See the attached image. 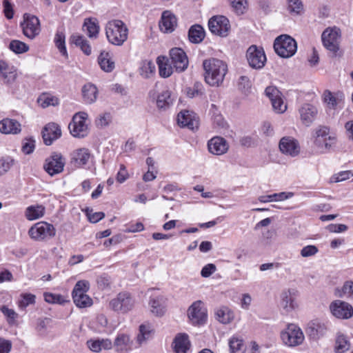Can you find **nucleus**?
I'll list each match as a JSON object with an SVG mask.
<instances>
[{
  "label": "nucleus",
  "mask_w": 353,
  "mask_h": 353,
  "mask_svg": "<svg viewBox=\"0 0 353 353\" xmlns=\"http://www.w3.org/2000/svg\"><path fill=\"white\" fill-rule=\"evenodd\" d=\"M176 25V18L170 11L166 10L162 13L159 21V28L162 32L165 33L172 32L174 30Z\"/></svg>",
  "instance_id": "26"
},
{
  "label": "nucleus",
  "mask_w": 353,
  "mask_h": 353,
  "mask_svg": "<svg viewBox=\"0 0 353 353\" xmlns=\"http://www.w3.org/2000/svg\"><path fill=\"white\" fill-rule=\"evenodd\" d=\"M0 310L7 318V321L10 324H13L15 322L16 319L18 317V314L14 310L10 309L6 305L1 307Z\"/></svg>",
  "instance_id": "58"
},
{
  "label": "nucleus",
  "mask_w": 353,
  "mask_h": 353,
  "mask_svg": "<svg viewBox=\"0 0 353 353\" xmlns=\"http://www.w3.org/2000/svg\"><path fill=\"white\" fill-rule=\"evenodd\" d=\"M177 123L181 127L194 130L198 127V121L193 112L188 110L181 111L177 115Z\"/></svg>",
  "instance_id": "27"
},
{
  "label": "nucleus",
  "mask_w": 353,
  "mask_h": 353,
  "mask_svg": "<svg viewBox=\"0 0 353 353\" xmlns=\"http://www.w3.org/2000/svg\"><path fill=\"white\" fill-rule=\"evenodd\" d=\"M350 342L347 337L341 333H338L335 340L334 350L336 353H344L350 350Z\"/></svg>",
  "instance_id": "38"
},
{
  "label": "nucleus",
  "mask_w": 353,
  "mask_h": 353,
  "mask_svg": "<svg viewBox=\"0 0 353 353\" xmlns=\"http://www.w3.org/2000/svg\"><path fill=\"white\" fill-rule=\"evenodd\" d=\"M105 30L108 41L113 45L120 46L128 39V28L121 20L112 19L108 21Z\"/></svg>",
  "instance_id": "2"
},
{
  "label": "nucleus",
  "mask_w": 353,
  "mask_h": 353,
  "mask_svg": "<svg viewBox=\"0 0 353 353\" xmlns=\"http://www.w3.org/2000/svg\"><path fill=\"white\" fill-rule=\"evenodd\" d=\"M21 131V125L14 119L6 118L0 121V132L5 134H17Z\"/></svg>",
  "instance_id": "28"
},
{
  "label": "nucleus",
  "mask_w": 353,
  "mask_h": 353,
  "mask_svg": "<svg viewBox=\"0 0 353 353\" xmlns=\"http://www.w3.org/2000/svg\"><path fill=\"white\" fill-rule=\"evenodd\" d=\"M292 192H280V193H274L270 195H262L258 197V200L261 203H268L273 201H281L286 199H288L292 197Z\"/></svg>",
  "instance_id": "37"
},
{
  "label": "nucleus",
  "mask_w": 353,
  "mask_h": 353,
  "mask_svg": "<svg viewBox=\"0 0 353 353\" xmlns=\"http://www.w3.org/2000/svg\"><path fill=\"white\" fill-rule=\"evenodd\" d=\"M87 345L94 352H99L103 350H111L113 346L112 342L109 339H90L87 341Z\"/></svg>",
  "instance_id": "30"
},
{
  "label": "nucleus",
  "mask_w": 353,
  "mask_h": 353,
  "mask_svg": "<svg viewBox=\"0 0 353 353\" xmlns=\"http://www.w3.org/2000/svg\"><path fill=\"white\" fill-rule=\"evenodd\" d=\"M352 176H353V173H352L351 171H349V170L343 171V172H341L334 175L332 177L331 180H332V182L337 183V182L345 181V180L350 179Z\"/></svg>",
  "instance_id": "64"
},
{
  "label": "nucleus",
  "mask_w": 353,
  "mask_h": 353,
  "mask_svg": "<svg viewBox=\"0 0 353 353\" xmlns=\"http://www.w3.org/2000/svg\"><path fill=\"white\" fill-rule=\"evenodd\" d=\"M112 115L110 112H104L99 115L95 121L98 127L104 128L108 126L112 121Z\"/></svg>",
  "instance_id": "57"
},
{
  "label": "nucleus",
  "mask_w": 353,
  "mask_h": 353,
  "mask_svg": "<svg viewBox=\"0 0 353 353\" xmlns=\"http://www.w3.org/2000/svg\"><path fill=\"white\" fill-rule=\"evenodd\" d=\"M98 63L102 70L105 72H111L115 68V63L111 53L103 51L98 57Z\"/></svg>",
  "instance_id": "31"
},
{
  "label": "nucleus",
  "mask_w": 353,
  "mask_h": 353,
  "mask_svg": "<svg viewBox=\"0 0 353 353\" xmlns=\"http://www.w3.org/2000/svg\"><path fill=\"white\" fill-rule=\"evenodd\" d=\"M336 296L342 297L345 295L353 296V282L347 281L344 283L341 290H336Z\"/></svg>",
  "instance_id": "56"
},
{
  "label": "nucleus",
  "mask_w": 353,
  "mask_h": 353,
  "mask_svg": "<svg viewBox=\"0 0 353 353\" xmlns=\"http://www.w3.org/2000/svg\"><path fill=\"white\" fill-rule=\"evenodd\" d=\"M266 96L270 99L274 110L278 113H283L287 109L279 90L273 86L266 88L265 90Z\"/></svg>",
  "instance_id": "18"
},
{
  "label": "nucleus",
  "mask_w": 353,
  "mask_h": 353,
  "mask_svg": "<svg viewBox=\"0 0 353 353\" xmlns=\"http://www.w3.org/2000/svg\"><path fill=\"white\" fill-rule=\"evenodd\" d=\"M299 296V291L296 288H288L281 294V303L283 309L290 312L298 307L296 298Z\"/></svg>",
  "instance_id": "16"
},
{
  "label": "nucleus",
  "mask_w": 353,
  "mask_h": 353,
  "mask_svg": "<svg viewBox=\"0 0 353 353\" xmlns=\"http://www.w3.org/2000/svg\"><path fill=\"white\" fill-rule=\"evenodd\" d=\"M43 296L45 301L49 303L63 304L66 301L64 297L61 294L46 292Z\"/></svg>",
  "instance_id": "55"
},
{
  "label": "nucleus",
  "mask_w": 353,
  "mask_h": 353,
  "mask_svg": "<svg viewBox=\"0 0 353 353\" xmlns=\"http://www.w3.org/2000/svg\"><path fill=\"white\" fill-rule=\"evenodd\" d=\"M188 316L193 325H202L207 320V310L201 301H196L189 307Z\"/></svg>",
  "instance_id": "12"
},
{
  "label": "nucleus",
  "mask_w": 353,
  "mask_h": 353,
  "mask_svg": "<svg viewBox=\"0 0 353 353\" xmlns=\"http://www.w3.org/2000/svg\"><path fill=\"white\" fill-rule=\"evenodd\" d=\"M15 164V159L10 156L0 158V176L7 173Z\"/></svg>",
  "instance_id": "46"
},
{
  "label": "nucleus",
  "mask_w": 353,
  "mask_h": 353,
  "mask_svg": "<svg viewBox=\"0 0 353 353\" xmlns=\"http://www.w3.org/2000/svg\"><path fill=\"white\" fill-rule=\"evenodd\" d=\"M17 77V68L14 65L0 60V80L4 84L11 85L15 81Z\"/></svg>",
  "instance_id": "21"
},
{
  "label": "nucleus",
  "mask_w": 353,
  "mask_h": 353,
  "mask_svg": "<svg viewBox=\"0 0 353 353\" xmlns=\"http://www.w3.org/2000/svg\"><path fill=\"white\" fill-rule=\"evenodd\" d=\"M54 43L59 52L65 57L68 56L65 47V35L63 31L58 30L54 36Z\"/></svg>",
  "instance_id": "44"
},
{
  "label": "nucleus",
  "mask_w": 353,
  "mask_h": 353,
  "mask_svg": "<svg viewBox=\"0 0 353 353\" xmlns=\"http://www.w3.org/2000/svg\"><path fill=\"white\" fill-rule=\"evenodd\" d=\"M71 41L77 46H79L86 55L91 54V47L88 41L83 36L74 34L71 37Z\"/></svg>",
  "instance_id": "41"
},
{
  "label": "nucleus",
  "mask_w": 353,
  "mask_h": 353,
  "mask_svg": "<svg viewBox=\"0 0 353 353\" xmlns=\"http://www.w3.org/2000/svg\"><path fill=\"white\" fill-rule=\"evenodd\" d=\"M208 28L213 34L223 37L228 36L230 30V24L225 17L218 15L210 19Z\"/></svg>",
  "instance_id": "11"
},
{
  "label": "nucleus",
  "mask_w": 353,
  "mask_h": 353,
  "mask_svg": "<svg viewBox=\"0 0 353 353\" xmlns=\"http://www.w3.org/2000/svg\"><path fill=\"white\" fill-rule=\"evenodd\" d=\"M246 59L249 65L254 69H261L266 62V56L261 47L250 46L246 52Z\"/></svg>",
  "instance_id": "9"
},
{
  "label": "nucleus",
  "mask_w": 353,
  "mask_h": 353,
  "mask_svg": "<svg viewBox=\"0 0 353 353\" xmlns=\"http://www.w3.org/2000/svg\"><path fill=\"white\" fill-rule=\"evenodd\" d=\"M35 148V141L32 138L26 139L23 143L21 150L26 154H30Z\"/></svg>",
  "instance_id": "62"
},
{
  "label": "nucleus",
  "mask_w": 353,
  "mask_h": 353,
  "mask_svg": "<svg viewBox=\"0 0 353 353\" xmlns=\"http://www.w3.org/2000/svg\"><path fill=\"white\" fill-rule=\"evenodd\" d=\"M323 101L330 108H335L337 105L336 99L332 93L326 90L323 93Z\"/></svg>",
  "instance_id": "63"
},
{
  "label": "nucleus",
  "mask_w": 353,
  "mask_h": 353,
  "mask_svg": "<svg viewBox=\"0 0 353 353\" xmlns=\"http://www.w3.org/2000/svg\"><path fill=\"white\" fill-rule=\"evenodd\" d=\"M174 349L176 353H186L190 346L188 336L185 334L177 335L174 341Z\"/></svg>",
  "instance_id": "35"
},
{
  "label": "nucleus",
  "mask_w": 353,
  "mask_h": 353,
  "mask_svg": "<svg viewBox=\"0 0 353 353\" xmlns=\"http://www.w3.org/2000/svg\"><path fill=\"white\" fill-rule=\"evenodd\" d=\"M274 48L276 54L283 58L293 56L297 50L296 41L289 35L282 34L276 38Z\"/></svg>",
  "instance_id": "5"
},
{
  "label": "nucleus",
  "mask_w": 353,
  "mask_h": 353,
  "mask_svg": "<svg viewBox=\"0 0 353 353\" xmlns=\"http://www.w3.org/2000/svg\"><path fill=\"white\" fill-rule=\"evenodd\" d=\"M90 289V283L86 280L77 282L72 290V299L77 307L79 308L89 307L92 305V299L86 294Z\"/></svg>",
  "instance_id": "4"
},
{
  "label": "nucleus",
  "mask_w": 353,
  "mask_h": 353,
  "mask_svg": "<svg viewBox=\"0 0 353 353\" xmlns=\"http://www.w3.org/2000/svg\"><path fill=\"white\" fill-rule=\"evenodd\" d=\"M319 252V249L316 245H310L303 247L300 252L301 256L310 257L314 256Z\"/></svg>",
  "instance_id": "61"
},
{
  "label": "nucleus",
  "mask_w": 353,
  "mask_h": 353,
  "mask_svg": "<svg viewBox=\"0 0 353 353\" xmlns=\"http://www.w3.org/2000/svg\"><path fill=\"white\" fill-rule=\"evenodd\" d=\"M251 81L248 77L241 76L238 81V88L243 93L248 94L251 89Z\"/></svg>",
  "instance_id": "59"
},
{
  "label": "nucleus",
  "mask_w": 353,
  "mask_h": 353,
  "mask_svg": "<svg viewBox=\"0 0 353 353\" xmlns=\"http://www.w3.org/2000/svg\"><path fill=\"white\" fill-rule=\"evenodd\" d=\"M91 157V154L88 149L82 148L73 151L72 153V163L75 166L81 168L88 163Z\"/></svg>",
  "instance_id": "29"
},
{
  "label": "nucleus",
  "mask_w": 353,
  "mask_h": 353,
  "mask_svg": "<svg viewBox=\"0 0 353 353\" xmlns=\"http://www.w3.org/2000/svg\"><path fill=\"white\" fill-rule=\"evenodd\" d=\"M205 82L212 86H219L224 79L228 66L223 61L217 59H209L203 61Z\"/></svg>",
  "instance_id": "1"
},
{
  "label": "nucleus",
  "mask_w": 353,
  "mask_h": 353,
  "mask_svg": "<svg viewBox=\"0 0 353 353\" xmlns=\"http://www.w3.org/2000/svg\"><path fill=\"white\" fill-rule=\"evenodd\" d=\"M21 26L23 34L30 39H34L41 32L39 19L34 15L24 14Z\"/></svg>",
  "instance_id": "13"
},
{
  "label": "nucleus",
  "mask_w": 353,
  "mask_h": 353,
  "mask_svg": "<svg viewBox=\"0 0 353 353\" xmlns=\"http://www.w3.org/2000/svg\"><path fill=\"white\" fill-rule=\"evenodd\" d=\"M83 26L86 28L88 35L90 38H96L99 34V26L98 23L92 19H85Z\"/></svg>",
  "instance_id": "48"
},
{
  "label": "nucleus",
  "mask_w": 353,
  "mask_h": 353,
  "mask_svg": "<svg viewBox=\"0 0 353 353\" xmlns=\"http://www.w3.org/2000/svg\"><path fill=\"white\" fill-rule=\"evenodd\" d=\"M56 234V229L52 224L39 221L34 224L28 230L30 237L37 241H46Z\"/></svg>",
  "instance_id": "6"
},
{
  "label": "nucleus",
  "mask_w": 353,
  "mask_h": 353,
  "mask_svg": "<svg viewBox=\"0 0 353 353\" xmlns=\"http://www.w3.org/2000/svg\"><path fill=\"white\" fill-rule=\"evenodd\" d=\"M332 314L337 319H348L353 316V307L347 302L335 300L330 305Z\"/></svg>",
  "instance_id": "15"
},
{
  "label": "nucleus",
  "mask_w": 353,
  "mask_h": 353,
  "mask_svg": "<svg viewBox=\"0 0 353 353\" xmlns=\"http://www.w3.org/2000/svg\"><path fill=\"white\" fill-rule=\"evenodd\" d=\"M229 345L232 353H243L244 343L241 338L232 336L229 341Z\"/></svg>",
  "instance_id": "47"
},
{
  "label": "nucleus",
  "mask_w": 353,
  "mask_h": 353,
  "mask_svg": "<svg viewBox=\"0 0 353 353\" xmlns=\"http://www.w3.org/2000/svg\"><path fill=\"white\" fill-rule=\"evenodd\" d=\"M216 319L222 324L230 323L234 319V312L226 306H221L215 310Z\"/></svg>",
  "instance_id": "32"
},
{
  "label": "nucleus",
  "mask_w": 353,
  "mask_h": 353,
  "mask_svg": "<svg viewBox=\"0 0 353 353\" xmlns=\"http://www.w3.org/2000/svg\"><path fill=\"white\" fill-rule=\"evenodd\" d=\"M134 304V301L129 293L121 292L110 301L109 305L115 312L126 313L132 309Z\"/></svg>",
  "instance_id": "10"
},
{
  "label": "nucleus",
  "mask_w": 353,
  "mask_h": 353,
  "mask_svg": "<svg viewBox=\"0 0 353 353\" xmlns=\"http://www.w3.org/2000/svg\"><path fill=\"white\" fill-rule=\"evenodd\" d=\"M61 136V128L54 123L47 124L42 131L43 142L47 145H51L54 141L59 139Z\"/></svg>",
  "instance_id": "24"
},
{
  "label": "nucleus",
  "mask_w": 353,
  "mask_h": 353,
  "mask_svg": "<svg viewBox=\"0 0 353 353\" xmlns=\"http://www.w3.org/2000/svg\"><path fill=\"white\" fill-rule=\"evenodd\" d=\"M39 105L43 108L49 106H56L59 104V99L57 97L49 94H43L39 96L37 99Z\"/></svg>",
  "instance_id": "42"
},
{
  "label": "nucleus",
  "mask_w": 353,
  "mask_h": 353,
  "mask_svg": "<svg viewBox=\"0 0 353 353\" xmlns=\"http://www.w3.org/2000/svg\"><path fill=\"white\" fill-rule=\"evenodd\" d=\"M152 336V330L148 325H141L139 327V334L137 336V341L139 345H142Z\"/></svg>",
  "instance_id": "51"
},
{
  "label": "nucleus",
  "mask_w": 353,
  "mask_h": 353,
  "mask_svg": "<svg viewBox=\"0 0 353 353\" xmlns=\"http://www.w3.org/2000/svg\"><path fill=\"white\" fill-rule=\"evenodd\" d=\"M205 37V31L200 25L192 26L188 32V38L190 42L194 43H201Z\"/></svg>",
  "instance_id": "36"
},
{
  "label": "nucleus",
  "mask_w": 353,
  "mask_h": 353,
  "mask_svg": "<svg viewBox=\"0 0 353 353\" xmlns=\"http://www.w3.org/2000/svg\"><path fill=\"white\" fill-rule=\"evenodd\" d=\"M327 330L328 326L327 323L319 320H314L307 324L306 332L311 338L317 339L324 336Z\"/></svg>",
  "instance_id": "25"
},
{
  "label": "nucleus",
  "mask_w": 353,
  "mask_h": 353,
  "mask_svg": "<svg viewBox=\"0 0 353 353\" xmlns=\"http://www.w3.org/2000/svg\"><path fill=\"white\" fill-rule=\"evenodd\" d=\"M231 5L238 14H241L246 9L247 0H231Z\"/></svg>",
  "instance_id": "60"
},
{
  "label": "nucleus",
  "mask_w": 353,
  "mask_h": 353,
  "mask_svg": "<svg viewBox=\"0 0 353 353\" xmlns=\"http://www.w3.org/2000/svg\"><path fill=\"white\" fill-rule=\"evenodd\" d=\"M209 152L214 155L225 154L229 149L228 141L221 137H214L208 142Z\"/></svg>",
  "instance_id": "23"
},
{
  "label": "nucleus",
  "mask_w": 353,
  "mask_h": 353,
  "mask_svg": "<svg viewBox=\"0 0 353 353\" xmlns=\"http://www.w3.org/2000/svg\"><path fill=\"white\" fill-rule=\"evenodd\" d=\"M321 38L324 47L336 55L339 49L340 29L336 27L328 28L323 32Z\"/></svg>",
  "instance_id": "8"
},
{
  "label": "nucleus",
  "mask_w": 353,
  "mask_h": 353,
  "mask_svg": "<svg viewBox=\"0 0 353 353\" xmlns=\"http://www.w3.org/2000/svg\"><path fill=\"white\" fill-rule=\"evenodd\" d=\"M186 94L189 98L200 97L204 93V88L201 83L195 82L192 87H188L185 90Z\"/></svg>",
  "instance_id": "49"
},
{
  "label": "nucleus",
  "mask_w": 353,
  "mask_h": 353,
  "mask_svg": "<svg viewBox=\"0 0 353 353\" xmlns=\"http://www.w3.org/2000/svg\"><path fill=\"white\" fill-rule=\"evenodd\" d=\"M330 133V129L326 126H320L316 130V139L315 143L318 146H320L322 143V140L327 139L328 136H331Z\"/></svg>",
  "instance_id": "52"
},
{
  "label": "nucleus",
  "mask_w": 353,
  "mask_h": 353,
  "mask_svg": "<svg viewBox=\"0 0 353 353\" xmlns=\"http://www.w3.org/2000/svg\"><path fill=\"white\" fill-rule=\"evenodd\" d=\"M65 164V159L60 153L54 152L48 157L43 165V168L50 176L61 173Z\"/></svg>",
  "instance_id": "14"
},
{
  "label": "nucleus",
  "mask_w": 353,
  "mask_h": 353,
  "mask_svg": "<svg viewBox=\"0 0 353 353\" xmlns=\"http://www.w3.org/2000/svg\"><path fill=\"white\" fill-rule=\"evenodd\" d=\"M279 149L285 154L294 157L300 153V145L297 140L291 137H284L279 141Z\"/></svg>",
  "instance_id": "19"
},
{
  "label": "nucleus",
  "mask_w": 353,
  "mask_h": 353,
  "mask_svg": "<svg viewBox=\"0 0 353 353\" xmlns=\"http://www.w3.org/2000/svg\"><path fill=\"white\" fill-rule=\"evenodd\" d=\"M170 56L172 64L177 72H183L188 66V59L185 52L179 48L170 50Z\"/></svg>",
  "instance_id": "17"
},
{
  "label": "nucleus",
  "mask_w": 353,
  "mask_h": 353,
  "mask_svg": "<svg viewBox=\"0 0 353 353\" xmlns=\"http://www.w3.org/2000/svg\"><path fill=\"white\" fill-rule=\"evenodd\" d=\"M9 48L15 54H21L29 50V46L19 40H12L9 44Z\"/></svg>",
  "instance_id": "50"
},
{
  "label": "nucleus",
  "mask_w": 353,
  "mask_h": 353,
  "mask_svg": "<svg viewBox=\"0 0 353 353\" xmlns=\"http://www.w3.org/2000/svg\"><path fill=\"white\" fill-rule=\"evenodd\" d=\"M98 94L97 88L92 83H87L82 88V95L85 103L91 104L96 101Z\"/></svg>",
  "instance_id": "33"
},
{
  "label": "nucleus",
  "mask_w": 353,
  "mask_h": 353,
  "mask_svg": "<svg viewBox=\"0 0 353 353\" xmlns=\"http://www.w3.org/2000/svg\"><path fill=\"white\" fill-rule=\"evenodd\" d=\"M157 63L159 65V74L163 78L170 77L172 73V67L167 63L165 57H158Z\"/></svg>",
  "instance_id": "43"
},
{
  "label": "nucleus",
  "mask_w": 353,
  "mask_h": 353,
  "mask_svg": "<svg viewBox=\"0 0 353 353\" xmlns=\"http://www.w3.org/2000/svg\"><path fill=\"white\" fill-rule=\"evenodd\" d=\"M155 69V65L152 61H143L140 68V74L143 78L148 79L154 73Z\"/></svg>",
  "instance_id": "45"
},
{
  "label": "nucleus",
  "mask_w": 353,
  "mask_h": 353,
  "mask_svg": "<svg viewBox=\"0 0 353 353\" xmlns=\"http://www.w3.org/2000/svg\"><path fill=\"white\" fill-rule=\"evenodd\" d=\"M303 9L301 0H288V10L292 14H299Z\"/></svg>",
  "instance_id": "54"
},
{
  "label": "nucleus",
  "mask_w": 353,
  "mask_h": 353,
  "mask_svg": "<svg viewBox=\"0 0 353 353\" xmlns=\"http://www.w3.org/2000/svg\"><path fill=\"white\" fill-rule=\"evenodd\" d=\"M112 348L117 353H129L132 350L133 341L130 335L124 333H119L117 335Z\"/></svg>",
  "instance_id": "20"
},
{
  "label": "nucleus",
  "mask_w": 353,
  "mask_h": 353,
  "mask_svg": "<svg viewBox=\"0 0 353 353\" xmlns=\"http://www.w3.org/2000/svg\"><path fill=\"white\" fill-rule=\"evenodd\" d=\"M280 337L283 343L289 347L301 345L305 340V335L302 330L294 323L288 324L281 332Z\"/></svg>",
  "instance_id": "3"
},
{
  "label": "nucleus",
  "mask_w": 353,
  "mask_h": 353,
  "mask_svg": "<svg viewBox=\"0 0 353 353\" xmlns=\"http://www.w3.org/2000/svg\"><path fill=\"white\" fill-rule=\"evenodd\" d=\"M173 101L171 96V92L168 90H163L157 96V106L159 109H165L168 108Z\"/></svg>",
  "instance_id": "39"
},
{
  "label": "nucleus",
  "mask_w": 353,
  "mask_h": 353,
  "mask_svg": "<svg viewBox=\"0 0 353 353\" xmlns=\"http://www.w3.org/2000/svg\"><path fill=\"white\" fill-rule=\"evenodd\" d=\"M299 112L302 123L305 126H310L315 120L318 110L312 104L304 103L299 108Z\"/></svg>",
  "instance_id": "22"
},
{
  "label": "nucleus",
  "mask_w": 353,
  "mask_h": 353,
  "mask_svg": "<svg viewBox=\"0 0 353 353\" xmlns=\"http://www.w3.org/2000/svg\"><path fill=\"white\" fill-rule=\"evenodd\" d=\"M45 208L42 205H31L26 210V217L30 221L35 220L44 215Z\"/></svg>",
  "instance_id": "40"
},
{
  "label": "nucleus",
  "mask_w": 353,
  "mask_h": 353,
  "mask_svg": "<svg viewBox=\"0 0 353 353\" xmlns=\"http://www.w3.org/2000/svg\"><path fill=\"white\" fill-rule=\"evenodd\" d=\"M88 115L85 112L76 113L68 125L70 134L74 137L83 138L89 132L88 125L86 123Z\"/></svg>",
  "instance_id": "7"
},
{
  "label": "nucleus",
  "mask_w": 353,
  "mask_h": 353,
  "mask_svg": "<svg viewBox=\"0 0 353 353\" xmlns=\"http://www.w3.org/2000/svg\"><path fill=\"white\" fill-rule=\"evenodd\" d=\"M151 312L157 316H161L165 310V301L162 296L152 298L149 303Z\"/></svg>",
  "instance_id": "34"
},
{
  "label": "nucleus",
  "mask_w": 353,
  "mask_h": 353,
  "mask_svg": "<svg viewBox=\"0 0 353 353\" xmlns=\"http://www.w3.org/2000/svg\"><path fill=\"white\" fill-rule=\"evenodd\" d=\"M35 296L32 294H23L21 295V299L19 301L18 306L19 309L24 310L30 305L35 303Z\"/></svg>",
  "instance_id": "53"
}]
</instances>
